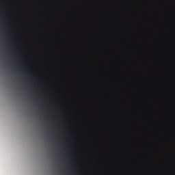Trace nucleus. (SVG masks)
<instances>
[{"label": "nucleus", "mask_w": 175, "mask_h": 175, "mask_svg": "<svg viewBox=\"0 0 175 175\" xmlns=\"http://www.w3.org/2000/svg\"><path fill=\"white\" fill-rule=\"evenodd\" d=\"M30 75H33V72H30Z\"/></svg>", "instance_id": "1"}]
</instances>
